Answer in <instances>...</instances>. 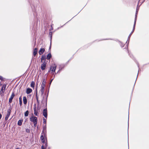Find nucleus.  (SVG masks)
<instances>
[{
	"mask_svg": "<svg viewBox=\"0 0 149 149\" xmlns=\"http://www.w3.org/2000/svg\"><path fill=\"white\" fill-rule=\"evenodd\" d=\"M46 80L45 79H43L42 83L41 85V89L40 90L39 93L40 94V97L41 98L42 100L44 98V96L43 95L44 93V88L45 87Z\"/></svg>",
	"mask_w": 149,
	"mask_h": 149,
	"instance_id": "nucleus-1",
	"label": "nucleus"
},
{
	"mask_svg": "<svg viewBox=\"0 0 149 149\" xmlns=\"http://www.w3.org/2000/svg\"><path fill=\"white\" fill-rule=\"evenodd\" d=\"M6 84H4L2 86V88L0 91V95L1 96H3L4 93L6 90Z\"/></svg>",
	"mask_w": 149,
	"mask_h": 149,
	"instance_id": "nucleus-2",
	"label": "nucleus"
},
{
	"mask_svg": "<svg viewBox=\"0 0 149 149\" xmlns=\"http://www.w3.org/2000/svg\"><path fill=\"white\" fill-rule=\"evenodd\" d=\"M30 120L33 123L34 126L36 127L37 123V118L36 117L32 116L30 118Z\"/></svg>",
	"mask_w": 149,
	"mask_h": 149,
	"instance_id": "nucleus-3",
	"label": "nucleus"
},
{
	"mask_svg": "<svg viewBox=\"0 0 149 149\" xmlns=\"http://www.w3.org/2000/svg\"><path fill=\"white\" fill-rule=\"evenodd\" d=\"M43 145L41 147L42 149H46L47 146V140H42Z\"/></svg>",
	"mask_w": 149,
	"mask_h": 149,
	"instance_id": "nucleus-4",
	"label": "nucleus"
},
{
	"mask_svg": "<svg viewBox=\"0 0 149 149\" xmlns=\"http://www.w3.org/2000/svg\"><path fill=\"white\" fill-rule=\"evenodd\" d=\"M11 112V109H9L7 110V113L6 116L5 118V120H8L9 117V116L10 113Z\"/></svg>",
	"mask_w": 149,
	"mask_h": 149,
	"instance_id": "nucleus-5",
	"label": "nucleus"
},
{
	"mask_svg": "<svg viewBox=\"0 0 149 149\" xmlns=\"http://www.w3.org/2000/svg\"><path fill=\"white\" fill-rule=\"evenodd\" d=\"M138 12V10L137 9L136 10V13L135 16V20H134V25L133 29V31L132 32H132L134 31V29H135V24H136V20Z\"/></svg>",
	"mask_w": 149,
	"mask_h": 149,
	"instance_id": "nucleus-6",
	"label": "nucleus"
},
{
	"mask_svg": "<svg viewBox=\"0 0 149 149\" xmlns=\"http://www.w3.org/2000/svg\"><path fill=\"white\" fill-rule=\"evenodd\" d=\"M56 68V66L55 65H52L50 67V70L48 71V72H50L51 70L52 72H54Z\"/></svg>",
	"mask_w": 149,
	"mask_h": 149,
	"instance_id": "nucleus-7",
	"label": "nucleus"
},
{
	"mask_svg": "<svg viewBox=\"0 0 149 149\" xmlns=\"http://www.w3.org/2000/svg\"><path fill=\"white\" fill-rule=\"evenodd\" d=\"M14 93H13L10 97L9 99V103H11L12 102V100L13 99V97H14Z\"/></svg>",
	"mask_w": 149,
	"mask_h": 149,
	"instance_id": "nucleus-8",
	"label": "nucleus"
},
{
	"mask_svg": "<svg viewBox=\"0 0 149 149\" xmlns=\"http://www.w3.org/2000/svg\"><path fill=\"white\" fill-rule=\"evenodd\" d=\"M43 114L44 116L45 117V118H47V109H45L43 110Z\"/></svg>",
	"mask_w": 149,
	"mask_h": 149,
	"instance_id": "nucleus-9",
	"label": "nucleus"
},
{
	"mask_svg": "<svg viewBox=\"0 0 149 149\" xmlns=\"http://www.w3.org/2000/svg\"><path fill=\"white\" fill-rule=\"evenodd\" d=\"M42 63L41 65V68L42 70H44L45 69L46 65L45 63L43 62Z\"/></svg>",
	"mask_w": 149,
	"mask_h": 149,
	"instance_id": "nucleus-10",
	"label": "nucleus"
},
{
	"mask_svg": "<svg viewBox=\"0 0 149 149\" xmlns=\"http://www.w3.org/2000/svg\"><path fill=\"white\" fill-rule=\"evenodd\" d=\"M45 51V49L44 48H41L39 50V54L40 55H41Z\"/></svg>",
	"mask_w": 149,
	"mask_h": 149,
	"instance_id": "nucleus-11",
	"label": "nucleus"
},
{
	"mask_svg": "<svg viewBox=\"0 0 149 149\" xmlns=\"http://www.w3.org/2000/svg\"><path fill=\"white\" fill-rule=\"evenodd\" d=\"M32 91L31 89L30 88H28L27 89L26 91V93L27 94H29L31 93Z\"/></svg>",
	"mask_w": 149,
	"mask_h": 149,
	"instance_id": "nucleus-12",
	"label": "nucleus"
},
{
	"mask_svg": "<svg viewBox=\"0 0 149 149\" xmlns=\"http://www.w3.org/2000/svg\"><path fill=\"white\" fill-rule=\"evenodd\" d=\"M38 51V49L37 48H35L34 49L33 51V55L35 56L37 54Z\"/></svg>",
	"mask_w": 149,
	"mask_h": 149,
	"instance_id": "nucleus-13",
	"label": "nucleus"
},
{
	"mask_svg": "<svg viewBox=\"0 0 149 149\" xmlns=\"http://www.w3.org/2000/svg\"><path fill=\"white\" fill-rule=\"evenodd\" d=\"M46 57L45 56H42L41 57V61L42 63H45V60Z\"/></svg>",
	"mask_w": 149,
	"mask_h": 149,
	"instance_id": "nucleus-14",
	"label": "nucleus"
},
{
	"mask_svg": "<svg viewBox=\"0 0 149 149\" xmlns=\"http://www.w3.org/2000/svg\"><path fill=\"white\" fill-rule=\"evenodd\" d=\"M23 101L24 103L25 104H26L27 102V100L26 97H23Z\"/></svg>",
	"mask_w": 149,
	"mask_h": 149,
	"instance_id": "nucleus-15",
	"label": "nucleus"
},
{
	"mask_svg": "<svg viewBox=\"0 0 149 149\" xmlns=\"http://www.w3.org/2000/svg\"><path fill=\"white\" fill-rule=\"evenodd\" d=\"M34 114L36 115V116H38V112L36 110V108H34Z\"/></svg>",
	"mask_w": 149,
	"mask_h": 149,
	"instance_id": "nucleus-16",
	"label": "nucleus"
},
{
	"mask_svg": "<svg viewBox=\"0 0 149 149\" xmlns=\"http://www.w3.org/2000/svg\"><path fill=\"white\" fill-rule=\"evenodd\" d=\"M23 122V120H19L17 124L19 126H20L22 124V122Z\"/></svg>",
	"mask_w": 149,
	"mask_h": 149,
	"instance_id": "nucleus-17",
	"label": "nucleus"
},
{
	"mask_svg": "<svg viewBox=\"0 0 149 149\" xmlns=\"http://www.w3.org/2000/svg\"><path fill=\"white\" fill-rule=\"evenodd\" d=\"M51 57V55L50 53H49L47 55L46 57V58L47 60H49L50 58Z\"/></svg>",
	"mask_w": 149,
	"mask_h": 149,
	"instance_id": "nucleus-18",
	"label": "nucleus"
},
{
	"mask_svg": "<svg viewBox=\"0 0 149 149\" xmlns=\"http://www.w3.org/2000/svg\"><path fill=\"white\" fill-rule=\"evenodd\" d=\"M19 105L20 106H21L22 105V98L21 97V96L19 97Z\"/></svg>",
	"mask_w": 149,
	"mask_h": 149,
	"instance_id": "nucleus-19",
	"label": "nucleus"
},
{
	"mask_svg": "<svg viewBox=\"0 0 149 149\" xmlns=\"http://www.w3.org/2000/svg\"><path fill=\"white\" fill-rule=\"evenodd\" d=\"M34 85H35V83H34L33 81H32V82L31 83V87L34 88Z\"/></svg>",
	"mask_w": 149,
	"mask_h": 149,
	"instance_id": "nucleus-20",
	"label": "nucleus"
},
{
	"mask_svg": "<svg viewBox=\"0 0 149 149\" xmlns=\"http://www.w3.org/2000/svg\"><path fill=\"white\" fill-rule=\"evenodd\" d=\"M29 113L28 111H26L24 113L25 116L26 117L29 114Z\"/></svg>",
	"mask_w": 149,
	"mask_h": 149,
	"instance_id": "nucleus-21",
	"label": "nucleus"
},
{
	"mask_svg": "<svg viewBox=\"0 0 149 149\" xmlns=\"http://www.w3.org/2000/svg\"><path fill=\"white\" fill-rule=\"evenodd\" d=\"M36 100L37 101V102L38 104H39V101L38 100V95H37V92L36 93Z\"/></svg>",
	"mask_w": 149,
	"mask_h": 149,
	"instance_id": "nucleus-22",
	"label": "nucleus"
},
{
	"mask_svg": "<svg viewBox=\"0 0 149 149\" xmlns=\"http://www.w3.org/2000/svg\"><path fill=\"white\" fill-rule=\"evenodd\" d=\"M43 123L44 124H45V125H46V119L44 118L43 119Z\"/></svg>",
	"mask_w": 149,
	"mask_h": 149,
	"instance_id": "nucleus-23",
	"label": "nucleus"
},
{
	"mask_svg": "<svg viewBox=\"0 0 149 149\" xmlns=\"http://www.w3.org/2000/svg\"><path fill=\"white\" fill-rule=\"evenodd\" d=\"M40 139L41 140H43L44 139L43 135H41L40 136Z\"/></svg>",
	"mask_w": 149,
	"mask_h": 149,
	"instance_id": "nucleus-24",
	"label": "nucleus"
},
{
	"mask_svg": "<svg viewBox=\"0 0 149 149\" xmlns=\"http://www.w3.org/2000/svg\"><path fill=\"white\" fill-rule=\"evenodd\" d=\"M46 125H45V126H44L43 127V130H46Z\"/></svg>",
	"mask_w": 149,
	"mask_h": 149,
	"instance_id": "nucleus-25",
	"label": "nucleus"
},
{
	"mask_svg": "<svg viewBox=\"0 0 149 149\" xmlns=\"http://www.w3.org/2000/svg\"><path fill=\"white\" fill-rule=\"evenodd\" d=\"M0 79L1 80H2L3 79V77L0 76Z\"/></svg>",
	"mask_w": 149,
	"mask_h": 149,
	"instance_id": "nucleus-26",
	"label": "nucleus"
},
{
	"mask_svg": "<svg viewBox=\"0 0 149 149\" xmlns=\"http://www.w3.org/2000/svg\"><path fill=\"white\" fill-rule=\"evenodd\" d=\"M2 117V115L1 114H0V120L1 119Z\"/></svg>",
	"mask_w": 149,
	"mask_h": 149,
	"instance_id": "nucleus-27",
	"label": "nucleus"
},
{
	"mask_svg": "<svg viewBox=\"0 0 149 149\" xmlns=\"http://www.w3.org/2000/svg\"><path fill=\"white\" fill-rule=\"evenodd\" d=\"M53 79H52V80H51V81H50V84H51V82H52V80H53Z\"/></svg>",
	"mask_w": 149,
	"mask_h": 149,
	"instance_id": "nucleus-28",
	"label": "nucleus"
},
{
	"mask_svg": "<svg viewBox=\"0 0 149 149\" xmlns=\"http://www.w3.org/2000/svg\"><path fill=\"white\" fill-rule=\"evenodd\" d=\"M16 149H19V148H16Z\"/></svg>",
	"mask_w": 149,
	"mask_h": 149,
	"instance_id": "nucleus-29",
	"label": "nucleus"
}]
</instances>
